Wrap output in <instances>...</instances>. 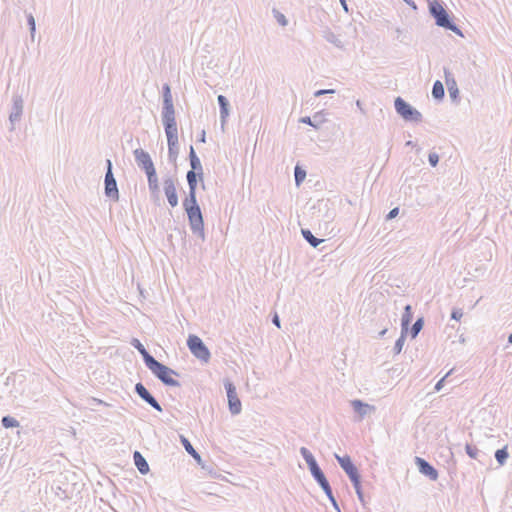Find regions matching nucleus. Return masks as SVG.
Returning <instances> with one entry per match:
<instances>
[{"instance_id":"nucleus-17","label":"nucleus","mask_w":512,"mask_h":512,"mask_svg":"<svg viewBox=\"0 0 512 512\" xmlns=\"http://www.w3.org/2000/svg\"><path fill=\"white\" fill-rule=\"evenodd\" d=\"M351 406L354 412L358 414L360 420H362L366 415L375 410V407L373 405L365 403L359 399L352 400Z\"/></svg>"},{"instance_id":"nucleus-5","label":"nucleus","mask_w":512,"mask_h":512,"mask_svg":"<svg viewBox=\"0 0 512 512\" xmlns=\"http://www.w3.org/2000/svg\"><path fill=\"white\" fill-rule=\"evenodd\" d=\"M394 107L398 115L405 121L419 123L422 121V114L406 102L403 98L397 97L394 101Z\"/></svg>"},{"instance_id":"nucleus-41","label":"nucleus","mask_w":512,"mask_h":512,"mask_svg":"<svg viewBox=\"0 0 512 512\" xmlns=\"http://www.w3.org/2000/svg\"><path fill=\"white\" fill-rule=\"evenodd\" d=\"M351 483H352L357 495L360 492H363L362 486H361V476L357 477L356 480L355 479L351 480Z\"/></svg>"},{"instance_id":"nucleus-18","label":"nucleus","mask_w":512,"mask_h":512,"mask_svg":"<svg viewBox=\"0 0 512 512\" xmlns=\"http://www.w3.org/2000/svg\"><path fill=\"white\" fill-rule=\"evenodd\" d=\"M189 161L191 166L190 171L197 172V174H199V180H203V167L192 145L190 146L189 150Z\"/></svg>"},{"instance_id":"nucleus-22","label":"nucleus","mask_w":512,"mask_h":512,"mask_svg":"<svg viewBox=\"0 0 512 512\" xmlns=\"http://www.w3.org/2000/svg\"><path fill=\"white\" fill-rule=\"evenodd\" d=\"M413 319V312L412 307L410 304H407L404 307V312L401 317V330L404 332V334L408 333L409 325Z\"/></svg>"},{"instance_id":"nucleus-16","label":"nucleus","mask_w":512,"mask_h":512,"mask_svg":"<svg viewBox=\"0 0 512 512\" xmlns=\"http://www.w3.org/2000/svg\"><path fill=\"white\" fill-rule=\"evenodd\" d=\"M444 74L449 96L453 102H457L459 99V89L457 87V83L452 73L447 68H444Z\"/></svg>"},{"instance_id":"nucleus-31","label":"nucleus","mask_w":512,"mask_h":512,"mask_svg":"<svg viewBox=\"0 0 512 512\" xmlns=\"http://www.w3.org/2000/svg\"><path fill=\"white\" fill-rule=\"evenodd\" d=\"M324 38L327 42L332 43L337 48H343V42L341 39L332 31L327 30L324 32Z\"/></svg>"},{"instance_id":"nucleus-47","label":"nucleus","mask_w":512,"mask_h":512,"mask_svg":"<svg viewBox=\"0 0 512 512\" xmlns=\"http://www.w3.org/2000/svg\"><path fill=\"white\" fill-rule=\"evenodd\" d=\"M408 6H410L413 10H417V5L413 0H403Z\"/></svg>"},{"instance_id":"nucleus-43","label":"nucleus","mask_w":512,"mask_h":512,"mask_svg":"<svg viewBox=\"0 0 512 512\" xmlns=\"http://www.w3.org/2000/svg\"><path fill=\"white\" fill-rule=\"evenodd\" d=\"M334 93H335L334 89H320V90H317V91L314 92V96L315 97H320V96H323V95L334 94Z\"/></svg>"},{"instance_id":"nucleus-1","label":"nucleus","mask_w":512,"mask_h":512,"mask_svg":"<svg viewBox=\"0 0 512 512\" xmlns=\"http://www.w3.org/2000/svg\"><path fill=\"white\" fill-rule=\"evenodd\" d=\"M163 106H162V123L167 136L168 143V160L175 163L179 154L178 145V129L175 119V109L170 85L165 83L162 86Z\"/></svg>"},{"instance_id":"nucleus-19","label":"nucleus","mask_w":512,"mask_h":512,"mask_svg":"<svg viewBox=\"0 0 512 512\" xmlns=\"http://www.w3.org/2000/svg\"><path fill=\"white\" fill-rule=\"evenodd\" d=\"M217 101H218V105H219V109H220L221 125H222V127H224V125L227 121V118L229 116L230 103L224 95H218Z\"/></svg>"},{"instance_id":"nucleus-36","label":"nucleus","mask_w":512,"mask_h":512,"mask_svg":"<svg viewBox=\"0 0 512 512\" xmlns=\"http://www.w3.org/2000/svg\"><path fill=\"white\" fill-rule=\"evenodd\" d=\"M406 336H407V334H404V332L401 330L400 337L396 340L394 348H393L394 354L397 355V354L401 353L404 343H405V340H406Z\"/></svg>"},{"instance_id":"nucleus-38","label":"nucleus","mask_w":512,"mask_h":512,"mask_svg":"<svg viewBox=\"0 0 512 512\" xmlns=\"http://www.w3.org/2000/svg\"><path fill=\"white\" fill-rule=\"evenodd\" d=\"M27 24L29 26L30 35L34 38L36 32V21L32 13L27 14Z\"/></svg>"},{"instance_id":"nucleus-34","label":"nucleus","mask_w":512,"mask_h":512,"mask_svg":"<svg viewBox=\"0 0 512 512\" xmlns=\"http://www.w3.org/2000/svg\"><path fill=\"white\" fill-rule=\"evenodd\" d=\"M186 179L189 189H197V183L199 179V174H197V172L188 171L186 174Z\"/></svg>"},{"instance_id":"nucleus-13","label":"nucleus","mask_w":512,"mask_h":512,"mask_svg":"<svg viewBox=\"0 0 512 512\" xmlns=\"http://www.w3.org/2000/svg\"><path fill=\"white\" fill-rule=\"evenodd\" d=\"M335 458H336L337 462L339 463L340 467L347 474L350 481L353 479L356 480L357 477L361 476L358 471V468L352 462L349 455L339 456L338 454H335Z\"/></svg>"},{"instance_id":"nucleus-29","label":"nucleus","mask_w":512,"mask_h":512,"mask_svg":"<svg viewBox=\"0 0 512 512\" xmlns=\"http://www.w3.org/2000/svg\"><path fill=\"white\" fill-rule=\"evenodd\" d=\"M494 456L500 466L505 465L509 457L508 447L504 446L503 448L496 450Z\"/></svg>"},{"instance_id":"nucleus-20","label":"nucleus","mask_w":512,"mask_h":512,"mask_svg":"<svg viewBox=\"0 0 512 512\" xmlns=\"http://www.w3.org/2000/svg\"><path fill=\"white\" fill-rule=\"evenodd\" d=\"M131 346H133L142 356L145 365L147 366L151 361L155 358L146 350L144 345L137 338H132L130 341Z\"/></svg>"},{"instance_id":"nucleus-35","label":"nucleus","mask_w":512,"mask_h":512,"mask_svg":"<svg viewBox=\"0 0 512 512\" xmlns=\"http://www.w3.org/2000/svg\"><path fill=\"white\" fill-rule=\"evenodd\" d=\"M306 177V171L304 169H302L301 167H299L298 165H296L295 169H294V179H295V183L297 186H299L305 179Z\"/></svg>"},{"instance_id":"nucleus-42","label":"nucleus","mask_w":512,"mask_h":512,"mask_svg":"<svg viewBox=\"0 0 512 512\" xmlns=\"http://www.w3.org/2000/svg\"><path fill=\"white\" fill-rule=\"evenodd\" d=\"M452 373V370H450L448 373H446L445 376H443L435 385L434 389L435 391H440L442 387L444 386V382L446 378Z\"/></svg>"},{"instance_id":"nucleus-30","label":"nucleus","mask_w":512,"mask_h":512,"mask_svg":"<svg viewBox=\"0 0 512 512\" xmlns=\"http://www.w3.org/2000/svg\"><path fill=\"white\" fill-rule=\"evenodd\" d=\"M445 95L444 86L441 81L437 80L432 86V96L436 100H442Z\"/></svg>"},{"instance_id":"nucleus-10","label":"nucleus","mask_w":512,"mask_h":512,"mask_svg":"<svg viewBox=\"0 0 512 512\" xmlns=\"http://www.w3.org/2000/svg\"><path fill=\"white\" fill-rule=\"evenodd\" d=\"M24 110V101L20 94H13L12 96V107L9 115L10 128L12 132L15 130V124L20 122Z\"/></svg>"},{"instance_id":"nucleus-44","label":"nucleus","mask_w":512,"mask_h":512,"mask_svg":"<svg viewBox=\"0 0 512 512\" xmlns=\"http://www.w3.org/2000/svg\"><path fill=\"white\" fill-rule=\"evenodd\" d=\"M399 214V208L398 207H395L393 209H391L388 214L386 215V220H392L394 219L395 217H397V215Z\"/></svg>"},{"instance_id":"nucleus-15","label":"nucleus","mask_w":512,"mask_h":512,"mask_svg":"<svg viewBox=\"0 0 512 512\" xmlns=\"http://www.w3.org/2000/svg\"><path fill=\"white\" fill-rule=\"evenodd\" d=\"M163 189L169 205L174 208L178 205V195L175 186V180L172 177H166L163 181Z\"/></svg>"},{"instance_id":"nucleus-27","label":"nucleus","mask_w":512,"mask_h":512,"mask_svg":"<svg viewBox=\"0 0 512 512\" xmlns=\"http://www.w3.org/2000/svg\"><path fill=\"white\" fill-rule=\"evenodd\" d=\"M146 176H147L148 188H149L150 194H160L157 173L155 172L152 174H148Z\"/></svg>"},{"instance_id":"nucleus-45","label":"nucleus","mask_w":512,"mask_h":512,"mask_svg":"<svg viewBox=\"0 0 512 512\" xmlns=\"http://www.w3.org/2000/svg\"><path fill=\"white\" fill-rule=\"evenodd\" d=\"M272 323H273L277 328H281L280 318H279V315H278L277 313H274V315L272 316Z\"/></svg>"},{"instance_id":"nucleus-54","label":"nucleus","mask_w":512,"mask_h":512,"mask_svg":"<svg viewBox=\"0 0 512 512\" xmlns=\"http://www.w3.org/2000/svg\"><path fill=\"white\" fill-rule=\"evenodd\" d=\"M406 145H407V146H412V145H413V142H412V141H407V142H406Z\"/></svg>"},{"instance_id":"nucleus-8","label":"nucleus","mask_w":512,"mask_h":512,"mask_svg":"<svg viewBox=\"0 0 512 512\" xmlns=\"http://www.w3.org/2000/svg\"><path fill=\"white\" fill-rule=\"evenodd\" d=\"M300 454L304 458V460L306 461L308 469H309L312 477L314 478V480L317 483H319L322 480L326 479V476H325L324 472L322 471V469L318 465L315 457L313 456V454L310 452L309 449H307L306 447H301L300 448Z\"/></svg>"},{"instance_id":"nucleus-11","label":"nucleus","mask_w":512,"mask_h":512,"mask_svg":"<svg viewBox=\"0 0 512 512\" xmlns=\"http://www.w3.org/2000/svg\"><path fill=\"white\" fill-rule=\"evenodd\" d=\"M133 154L138 167L144 170L146 175L156 172L154 163L148 152L141 148H138L134 150Z\"/></svg>"},{"instance_id":"nucleus-48","label":"nucleus","mask_w":512,"mask_h":512,"mask_svg":"<svg viewBox=\"0 0 512 512\" xmlns=\"http://www.w3.org/2000/svg\"><path fill=\"white\" fill-rule=\"evenodd\" d=\"M199 142H205L206 141V133L204 130H202L200 136H199V139H198Z\"/></svg>"},{"instance_id":"nucleus-32","label":"nucleus","mask_w":512,"mask_h":512,"mask_svg":"<svg viewBox=\"0 0 512 512\" xmlns=\"http://www.w3.org/2000/svg\"><path fill=\"white\" fill-rule=\"evenodd\" d=\"M423 326H424V318L423 317H419L415 322L414 324L412 325V327L410 328V330L408 329L409 333H410V336L412 339H415L418 334L420 333V331L423 329Z\"/></svg>"},{"instance_id":"nucleus-49","label":"nucleus","mask_w":512,"mask_h":512,"mask_svg":"<svg viewBox=\"0 0 512 512\" xmlns=\"http://www.w3.org/2000/svg\"><path fill=\"white\" fill-rule=\"evenodd\" d=\"M339 1L341 3V6L343 7V9L345 10V12H348V5H347L346 0H339Z\"/></svg>"},{"instance_id":"nucleus-46","label":"nucleus","mask_w":512,"mask_h":512,"mask_svg":"<svg viewBox=\"0 0 512 512\" xmlns=\"http://www.w3.org/2000/svg\"><path fill=\"white\" fill-rule=\"evenodd\" d=\"M359 501L361 502V504L363 505V507L366 506V500H365V496H364V493L363 492H360L358 495H357Z\"/></svg>"},{"instance_id":"nucleus-56","label":"nucleus","mask_w":512,"mask_h":512,"mask_svg":"<svg viewBox=\"0 0 512 512\" xmlns=\"http://www.w3.org/2000/svg\"><path fill=\"white\" fill-rule=\"evenodd\" d=\"M397 34L401 33V30L399 28L396 29Z\"/></svg>"},{"instance_id":"nucleus-50","label":"nucleus","mask_w":512,"mask_h":512,"mask_svg":"<svg viewBox=\"0 0 512 512\" xmlns=\"http://www.w3.org/2000/svg\"><path fill=\"white\" fill-rule=\"evenodd\" d=\"M388 329L387 328H384L382 329L379 333H378V336L380 338L384 337V335L387 333Z\"/></svg>"},{"instance_id":"nucleus-23","label":"nucleus","mask_w":512,"mask_h":512,"mask_svg":"<svg viewBox=\"0 0 512 512\" xmlns=\"http://www.w3.org/2000/svg\"><path fill=\"white\" fill-rule=\"evenodd\" d=\"M133 459L135 466L141 474L145 475L149 472L148 462L139 451L134 452Z\"/></svg>"},{"instance_id":"nucleus-53","label":"nucleus","mask_w":512,"mask_h":512,"mask_svg":"<svg viewBox=\"0 0 512 512\" xmlns=\"http://www.w3.org/2000/svg\"><path fill=\"white\" fill-rule=\"evenodd\" d=\"M508 343L512 344V333L508 336Z\"/></svg>"},{"instance_id":"nucleus-3","label":"nucleus","mask_w":512,"mask_h":512,"mask_svg":"<svg viewBox=\"0 0 512 512\" xmlns=\"http://www.w3.org/2000/svg\"><path fill=\"white\" fill-rule=\"evenodd\" d=\"M429 13L435 19L437 26L450 30L459 36H463L461 29L454 23L453 19L440 2H430Z\"/></svg>"},{"instance_id":"nucleus-37","label":"nucleus","mask_w":512,"mask_h":512,"mask_svg":"<svg viewBox=\"0 0 512 512\" xmlns=\"http://www.w3.org/2000/svg\"><path fill=\"white\" fill-rule=\"evenodd\" d=\"M272 13H273V16L276 19V21L279 23V25H281L283 27L288 25V20L283 13H281L276 8H273Z\"/></svg>"},{"instance_id":"nucleus-4","label":"nucleus","mask_w":512,"mask_h":512,"mask_svg":"<svg viewBox=\"0 0 512 512\" xmlns=\"http://www.w3.org/2000/svg\"><path fill=\"white\" fill-rule=\"evenodd\" d=\"M152 374L159 379L165 386L169 387H180L181 384L178 380L172 376H179V373L172 368L164 365L158 360L154 359L146 366Z\"/></svg>"},{"instance_id":"nucleus-12","label":"nucleus","mask_w":512,"mask_h":512,"mask_svg":"<svg viewBox=\"0 0 512 512\" xmlns=\"http://www.w3.org/2000/svg\"><path fill=\"white\" fill-rule=\"evenodd\" d=\"M135 393L148 405L154 408L158 412H162L163 409L156 398L148 391L143 383L138 382L134 387Z\"/></svg>"},{"instance_id":"nucleus-7","label":"nucleus","mask_w":512,"mask_h":512,"mask_svg":"<svg viewBox=\"0 0 512 512\" xmlns=\"http://www.w3.org/2000/svg\"><path fill=\"white\" fill-rule=\"evenodd\" d=\"M187 346L190 352L199 360L208 362L211 358V353L202 339L197 335H189L187 339Z\"/></svg>"},{"instance_id":"nucleus-26","label":"nucleus","mask_w":512,"mask_h":512,"mask_svg":"<svg viewBox=\"0 0 512 512\" xmlns=\"http://www.w3.org/2000/svg\"><path fill=\"white\" fill-rule=\"evenodd\" d=\"M301 234L303 238L313 247L317 248L324 240L315 237L309 229L302 228Z\"/></svg>"},{"instance_id":"nucleus-55","label":"nucleus","mask_w":512,"mask_h":512,"mask_svg":"<svg viewBox=\"0 0 512 512\" xmlns=\"http://www.w3.org/2000/svg\"><path fill=\"white\" fill-rule=\"evenodd\" d=\"M94 401H97V403H99V404H104V402L102 400L94 399Z\"/></svg>"},{"instance_id":"nucleus-52","label":"nucleus","mask_w":512,"mask_h":512,"mask_svg":"<svg viewBox=\"0 0 512 512\" xmlns=\"http://www.w3.org/2000/svg\"><path fill=\"white\" fill-rule=\"evenodd\" d=\"M356 105H357V107H358L361 111H363V110H362V103H361V101H360V100H357V101H356Z\"/></svg>"},{"instance_id":"nucleus-14","label":"nucleus","mask_w":512,"mask_h":512,"mask_svg":"<svg viewBox=\"0 0 512 512\" xmlns=\"http://www.w3.org/2000/svg\"><path fill=\"white\" fill-rule=\"evenodd\" d=\"M415 464L421 474L428 477L431 481H436L439 477L437 469L427 460L421 457H415Z\"/></svg>"},{"instance_id":"nucleus-51","label":"nucleus","mask_w":512,"mask_h":512,"mask_svg":"<svg viewBox=\"0 0 512 512\" xmlns=\"http://www.w3.org/2000/svg\"><path fill=\"white\" fill-rule=\"evenodd\" d=\"M151 198L156 203L157 201H159V194H151Z\"/></svg>"},{"instance_id":"nucleus-6","label":"nucleus","mask_w":512,"mask_h":512,"mask_svg":"<svg viewBox=\"0 0 512 512\" xmlns=\"http://www.w3.org/2000/svg\"><path fill=\"white\" fill-rule=\"evenodd\" d=\"M104 193L105 196L117 202L119 200V190L117 181L113 174V165L110 159L106 160V173L104 178Z\"/></svg>"},{"instance_id":"nucleus-2","label":"nucleus","mask_w":512,"mask_h":512,"mask_svg":"<svg viewBox=\"0 0 512 512\" xmlns=\"http://www.w3.org/2000/svg\"><path fill=\"white\" fill-rule=\"evenodd\" d=\"M196 190L189 189L188 195L183 200V208L187 214L192 233L204 241V220L200 205L197 202Z\"/></svg>"},{"instance_id":"nucleus-9","label":"nucleus","mask_w":512,"mask_h":512,"mask_svg":"<svg viewBox=\"0 0 512 512\" xmlns=\"http://www.w3.org/2000/svg\"><path fill=\"white\" fill-rule=\"evenodd\" d=\"M224 388L227 393L229 411L232 415H238L241 413L242 404L238 397L235 385L229 380H224Z\"/></svg>"},{"instance_id":"nucleus-21","label":"nucleus","mask_w":512,"mask_h":512,"mask_svg":"<svg viewBox=\"0 0 512 512\" xmlns=\"http://www.w3.org/2000/svg\"><path fill=\"white\" fill-rule=\"evenodd\" d=\"M321 489L323 490V492L325 493V495L327 496V498L329 499V501L331 502L332 506L338 511L340 512V509H339V506H338V503L333 495V492H332V488L330 486V483L329 481L326 479L322 480L321 482L317 483Z\"/></svg>"},{"instance_id":"nucleus-33","label":"nucleus","mask_w":512,"mask_h":512,"mask_svg":"<svg viewBox=\"0 0 512 512\" xmlns=\"http://www.w3.org/2000/svg\"><path fill=\"white\" fill-rule=\"evenodd\" d=\"M1 424L4 428H16V427H19L20 426V422L12 417V416H3L2 419H1Z\"/></svg>"},{"instance_id":"nucleus-25","label":"nucleus","mask_w":512,"mask_h":512,"mask_svg":"<svg viewBox=\"0 0 512 512\" xmlns=\"http://www.w3.org/2000/svg\"><path fill=\"white\" fill-rule=\"evenodd\" d=\"M322 115H323L322 111L316 112L313 115V117L305 116V117L300 118V122L318 129L320 124H322L324 122Z\"/></svg>"},{"instance_id":"nucleus-28","label":"nucleus","mask_w":512,"mask_h":512,"mask_svg":"<svg viewBox=\"0 0 512 512\" xmlns=\"http://www.w3.org/2000/svg\"><path fill=\"white\" fill-rule=\"evenodd\" d=\"M181 443L184 446L185 450L189 455H191L198 463L201 461L200 454L194 449L191 442L185 438L184 436H181Z\"/></svg>"},{"instance_id":"nucleus-24","label":"nucleus","mask_w":512,"mask_h":512,"mask_svg":"<svg viewBox=\"0 0 512 512\" xmlns=\"http://www.w3.org/2000/svg\"><path fill=\"white\" fill-rule=\"evenodd\" d=\"M465 451L471 459H475V460L479 461L480 463L484 462L486 454L484 452L480 451L475 445L466 444Z\"/></svg>"},{"instance_id":"nucleus-39","label":"nucleus","mask_w":512,"mask_h":512,"mask_svg":"<svg viewBox=\"0 0 512 512\" xmlns=\"http://www.w3.org/2000/svg\"><path fill=\"white\" fill-rule=\"evenodd\" d=\"M428 162L432 167H436L439 163V155L435 152H430L428 155Z\"/></svg>"},{"instance_id":"nucleus-40","label":"nucleus","mask_w":512,"mask_h":512,"mask_svg":"<svg viewBox=\"0 0 512 512\" xmlns=\"http://www.w3.org/2000/svg\"><path fill=\"white\" fill-rule=\"evenodd\" d=\"M463 316V310L461 308H453L451 312V319L459 321Z\"/></svg>"}]
</instances>
